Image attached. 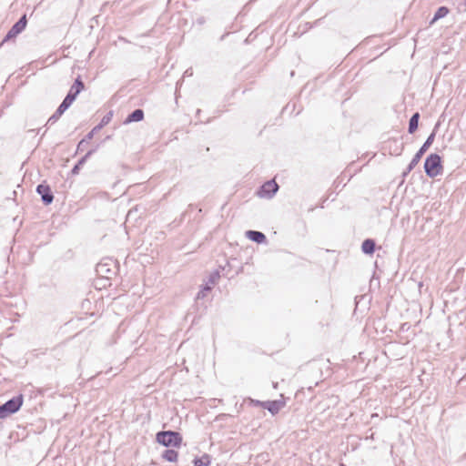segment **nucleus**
I'll return each mask as SVG.
<instances>
[{"label":"nucleus","mask_w":466,"mask_h":466,"mask_svg":"<svg viewBox=\"0 0 466 466\" xmlns=\"http://www.w3.org/2000/svg\"><path fill=\"white\" fill-rule=\"evenodd\" d=\"M250 403L254 406H258V407H262L264 408L265 407V401H261V400H254V399H251L249 398L248 399Z\"/></svg>","instance_id":"aec40b11"},{"label":"nucleus","mask_w":466,"mask_h":466,"mask_svg":"<svg viewBox=\"0 0 466 466\" xmlns=\"http://www.w3.org/2000/svg\"><path fill=\"white\" fill-rule=\"evenodd\" d=\"M285 406L283 400H267L264 409L268 410L272 415H276Z\"/></svg>","instance_id":"9d476101"},{"label":"nucleus","mask_w":466,"mask_h":466,"mask_svg":"<svg viewBox=\"0 0 466 466\" xmlns=\"http://www.w3.org/2000/svg\"><path fill=\"white\" fill-rule=\"evenodd\" d=\"M24 397L22 394L16 395L0 405V419H5L8 416L17 412L22 407Z\"/></svg>","instance_id":"f03ea898"},{"label":"nucleus","mask_w":466,"mask_h":466,"mask_svg":"<svg viewBox=\"0 0 466 466\" xmlns=\"http://www.w3.org/2000/svg\"><path fill=\"white\" fill-rule=\"evenodd\" d=\"M246 236L248 239L258 244L265 243L267 240L265 234L258 230H248Z\"/></svg>","instance_id":"f8f14e48"},{"label":"nucleus","mask_w":466,"mask_h":466,"mask_svg":"<svg viewBox=\"0 0 466 466\" xmlns=\"http://www.w3.org/2000/svg\"><path fill=\"white\" fill-rule=\"evenodd\" d=\"M157 441L165 447L178 448L182 443V436L174 431H158L156 435Z\"/></svg>","instance_id":"f257e3e1"},{"label":"nucleus","mask_w":466,"mask_h":466,"mask_svg":"<svg viewBox=\"0 0 466 466\" xmlns=\"http://www.w3.org/2000/svg\"><path fill=\"white\" fill-rule=\"evenodd\" d=\"M376 248V243L371 238H366L361 244V250L364 254L371 255Z\"/></svg>","instance_id":"ddd939ff"},{"label":"nucleus","mask_w":466,"mask_h":466,"mask_svg":"<svg viewBox=\"0 0 466 466\" xmlns=\"http://www.w3.org/2000/svg\"><path fill=\"white\" fill-rule=\"evenodd\" d=\"M440 126V122H438L435 126V128H437Z\"/></svg>","instance_id":"bb28decb"},{"label":"nucleus","mask_w":466,"mask_h":466,"mask_svg":"<svg viewBox=\"0 0 466 466\" xmlns=\"http://www.w3.org/2000/svg\"><path fill=\"white\" fill-rule=\"evenodd\" d=\"M207 295V292L202 289L197 294V299H204Z\"/></svg>","instance_id":"412c9836"},{"label":"nucleus","mask_w":466,"mask_h":466,"mask_svg":"<svg viewBox=\"0 0 466 466\" xmlns=\"http://www.w3.org/2000/svg\"><path fill=\"white\" fill-rule=\"evenodd\" d=\"M424 170L428 177H435L442 170L441 158L436 153L430 154L424 162Z\"/></svg>","instance_id":"7ed1b4c3"},{"label":"nucleus","mask_w":466,"mask_h":466,"mask_svg":"<svg viewBox=\"0 0 466 466\" xmlns=\"http://www.w3.org/2000/svg\"><path fill=\"white\" fill-rule=\"evenodd\" d=\"M213 288V285L210 284V282L207 283L204 287H203V289L208 293Z\"/></svg>","instance_id":"b1692460"},{"label":"nucleus","mask_w":466,"mask_h":466,"mask_svg":"<svg viewBox=\"0 0 466 466\" xmlns=\"http://www.w3.org/2000/svg\"><path fill=\"white\" fill-rule=\"evenodd\" d=\"M144 118H126V120L123 122V124L127 125V124H129L131 122L141 121Z\"/></svg>","instance_id":"4be33fe9"},{"label":"nucleus","mask_w":466,"mask_h":466,"mask_svg":"<svg viewBox=\"0 0 466 466\" xmlns=\"http://www.w3.org/2000/svg\"><path fill=\"white\" fill-rule=\"evenodd\" d=\"M449 13V9L445 6L440 7L437 12L435 13V15L431 21V23H434L435 21L446 16Z\"/></svg>","instance_id":"dca6fc26"},{"label":"nucleus","mask_w":466,"mask_h":466,"mask_svg":"<svg viewBox=\"0 0 466 466\" xmlns=\"http://www.w3.org/2000/svg\"><path fill=\"white\" fill-rule=\"evenodd\" d=\"M111 118H102L100 124L96 126L77 145V149L82 148V145H86L93 138L94 135L109 123Z\"/></svg>","instance_id":"1a4fd4ad"},{"label":"nucleus","mask_w":466,"mask_h":466,"mask_svg":"<svg viewBox=\"0 0 466 466\" xmlns=\"http://www.w3.org/2000/svg\"><path fill=\"white\" fill-rule=\"evenodd\" d=\"M419 119L420 118H410L408 128L410 134H413L417 130L419 126Z\"/></svg>","instance_id":"f3484780"},{"label":"nucleus","mask_w":466,"mask_h":466,"mask_svg":"<svg viewBox=\"0 0 466 466\" xmlns=\"http://www.w3.org/2000/svg\"><path fill=\"white\" fill-rule=\"evenodd\" d=\"M178 457V453L177 451L173 449H167L163 451L162 458L169 462H175L177 461Z\"/></svg>","instance_id":"4468645a"},{"label":"nucleus","mask_w":466,"mask_h":466,"mask_svg":"<svg viewBox=\"0 0 466 466\" xmlns=\"http://www.w3.org/2000/svg\"><path fill=\"white\" fill-rule=\"evenodd\" d=\"M96 272L98 274L111 273V269L107 267L106 263H98L96 266Z\"/></svg>","instance_id":"a211bd4d"},{"label":"nucleus","mask_w":466,"mask_h":466,"mask_svg":"<svg viewBox=\"0 0 466 466\" xmlns=\"http://www.w3.org/2000/svg\"><path fill=\"white\" fill-rule=\"evenodd\" d=\"M27 24L26 15H24L18 22H16L12 28L7 33L5 38L3 42H5L11 38L15 37L17 35H19L22 31L25 30Z\"/></svg>","instance_id":"6e6552de"},{"label":"nucleus","mask_w":466,"mask_h":466,"mask_svg":"<svg viewBox=\"0 0 466 466\" xmlns=\"http://www.w3.org/2000/svg\"><path fill=\"white\" fill-rule=\"evenodd\" d=\"M435 139V131H432L431 135L427 137L423 145L420 147V149L416 152V154L413 156L411 161L408 165L406 170L403 172V176H407L411 170L414 169V167L418 165V163L420 161L423 155L426 153V151L429 149V147L432 145L433 141Z\"/></svg>","instance_id":"20e7f679"},{"label":"nucleus","mask_w":466,"mask_h":466,"mask_svg":"<svg viewBox=\"0 0 466 466\" xmlns=\"http://www.w3.org/2000/svg\"><path fill=\"white\" fill-rule=\"evenodd\" d=\"M412 116L417 117V116H419V113H416Z\"/></svg>","instance_id":"393cba45"},{"label":"nucleus","mask_w":466,"mask_h":466,"mask_svg":"<svg viewBox=\"0 0 466 466\" xmlns=\"http://www.w3.org/2000/svg\"><path fill=\"white\" fill-rule=\"evenodd\" d=\"M193 463L194 466H208L210 464V457L205 454L200 458H195Z\"/></svg>","instance_id":"2eb2a0df"},{"label":"nucleus","mask_w":466,"mask_h":466,"mask_svg":"<svg viewBox=\"0 0 466 466\" xmlns=\"http://www.w3.org/2000/svg\"><path fill=\"white\" fill-rule=\"evenodd\" d=\"M84 89V84L83 82L77 78L73 86H71L67 96L62 102V104L59 106L57 109V114L62 115L73 103V101L76 99V96Z\"/></svg>","instance_id":"39448f33"},{"label":"nucleus","mask_w":466,"mask_h":466,"mask_svg":"<svg viewBox=\"0 0 466 466\" xmlns=\"http://www.w3.org/2000/svg\"><path fill=\"white\" fill-rule=\"evenodd\" d=\"M97 147L96 148L88 150L85 156H83L77 163L73 167L71 173L73 175H77L79 173L80 168L86 162V160L96 152Z\"/></svg>","instance_id":"9b49d317"},{"label":"nucleus","mask_w":466,"mask_h":466,"mask_svg":"<svg viewBox=\"0 0 466 466\" xmlns=\"http://www.w3.org/2000/svg\"><path fill=\"white\" fill-rule=\"evenodd\" d=\"M130 116H143V111L141 109L135 110Z\"/></svg>","instance_id":"5701e85b"},{"label":"nucleus","mask_w":466,"mask_h":466,"mask_svg":"<svg viewBox=\"0 0 466 466\" xmlns=\"http://www.w3.org/2000/svg\"><path fill=\"white\" fill-rule=\"evenodd\" d=\"M219 279V273L218 271L214 272L213 274L210 275L209 277V282L210 284L212 285H215V283L217 282V280Z\"/></svg>","instance_id":"6ab92c4d"},{"label":"nucleus","mask_w":466,"mask_h":466,"mask_svg":"<svg viewBox=\"0 0 466 466\" xmlns=\"http://www.w3.org/2000/svg\"><path fill=\"white\" fill-rule=\"evenodd\" d=\"M279 187L274 180L265 182L258 190V196L262 198H271L278 192Z\"/></svg>","instance_id":"423d86ee"},{"label":"nucleus","mask_w":466,"mask_h":466,"mask_svg":"<svg viewBox=\"0 0 466 466\" xmlns=\"http://www.w3.org/2000/svg\"><path fill=\"white\" fill-rule=\"evenodd\" d=\"M273 387L276 389L278 387V383H273Z\"/></svg>","instance_id":"a878e982"},{"label":"nucleus","mask_w":466,"mask_h":466,"mask_svg":"<svg viewBox=\"0 0 466 466\" xmlns=\"http://www.w3.org/2000/svg\"><path fill=\"white\" fill-rule=\"evenodd\" d=\"M36 193L41 196L42 202L47 206L54 200V195L49 185L42 183L37 185Z\"/></svg>","instance_id":"0eeeda50"}]
</instances>
